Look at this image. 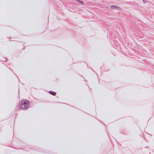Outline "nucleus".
<instances>
[{
    "label": "nucleus",
    "mask_w": 154,
    "mask_h": 154,
    "mask_svg": "<svg viewBox=\"0 0 154 154\" xmlns=\"http://www.w3.org/2000/svg\"><path fill=\"white\" fill-rule=\"evenodd\" d=\"M29 106V101L26 100H23L21 102V104L19 108L22 109L26 110L27 109Z\"/></svg>",
    "instance_id": "nucleus-1"
},
{
    "label": "nucleus",
    "mask_w": 154,
    "mask_h": 154,
    "mask_svg": "<svg viewBox=\"0 0 154 154\" xmlns=\"http://www.w3.org/2000/svg\"><path fill=\"white\" fill-rule=\"evenodd\" d=\"M111 8L112 9H118L119 8L115 6L114 5H112L111 6Z\"/></svg>",
    "instance_id": "nucleus-2"
},
{
    "label": "nucleus",
    "mask_w": 154,
    "mask_h": 154,
    "mask_svg": "<svg viewBox=\"0 0 154 154\" xmlns=\"http://www.w3.org/2000/svg\"><path fill=\"white\" fill-rule=\"evenodd\" d=\"M49 93L53 95L54 96L56 94V93L54 92L49 91Z\"/></svg>",
    "instance_id": "nucleus-3"
},
{
    "label": "nucleus",
    "mask_w": 154,
    "mask_h": 154,
    "mask_svg": "<svg viewBox=\"0 0 154 154\" xmlns=\"http://www.w3.org/2000/svg\"><path fill=\"white\" fill-rule=\"evenodd\" d=\"M143 2H144V3H146V2H145V0H143Z\"/></svg>",
    "instance_id": "nucleus-4"
}]
</instances>
